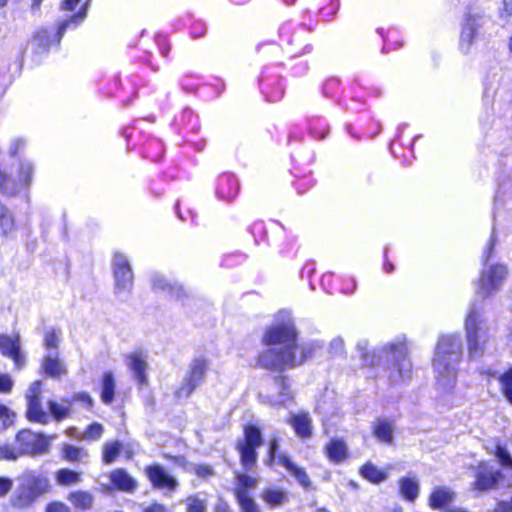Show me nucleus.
Instances as JSON below:
<instances>
[{
    "label": "nucleus",
    "instance_id": "nucleus-1",
    "mask_svg": "<svg viewBox=\"0 0 512 512\" xmlns=\"http://www.w3.org/2000/svg\"><path fill=\"white\" fill-rule=\"evenodd\" d=\"M357 349L361 352L363 364L375 366L383 364L388 370L391 383L399 384L411 379L412 364L407 358V348L404 343H389L370 354L367 351V342L360 341Z\"/></svg>",
    "mask_w": 512,
    "mask_h": 512
},
{
    "label": "nucleus",
    "instance_id": "nucleus-2",
    "mask_svg": "<svg viewBox=\"0 0 512 512\" xmlns=\"http://www.w3.org/2000/svg\"><path fill=\"white\" fill-rule=\"evenodd\" d=\"M462 358V340L459 335H444L438 340L433 368L438 386L450 391L456 383L457 366Z\"/></svg>",
    "mask_w": 512,
    "mask_h": 512
},
{
    "label": "nucleus",
    "instance_id": "nucleus-3",
    "mask_svg": "<svg viewBox=\"0 0 512 512\" xmlns=\"http://www.w3.org/2000/svg\"><path fill=\"white\" fill-rule=\"evenodd\" d=\"M298 348L297 342L294 346L286 348H269L259 355L258 364L265 369L281 372L286 368H294L304 364L313 357L316 350L320 349L321 346L315 342L305 343L301 346L300 355L297 356Z\"/></svg>",
    "mask_w": 512,
    "mask_h": 512
},
{
    "label": "nucleus",
    "instance_id": "nucleus-4",
    "mask_svg": "<svg viewBox=\"0 0 512 512\" xmlns=\"http://www.w3.org/2000/svg\"><path fill=\"white\" fill-rule=\"evenodd\" d=\"M482 306L473 303L465 320L468 354L470 359H478L484 354L487 342V327L482 315Z\"/></svg>",
    "mask_w": 512,
    "mask_h": 512
},
{
    "label": "nucleus",
    "instance_id": "nucleus-5",
    "mask_svg": "<svg viewBox=\"0 0 512 512\" xmlns=\"http://www.w3.org/2000/svg\"><path fill=\"white\" fill-rule=\"evenodd\" d=\"M298 332L289 312H280L275 322L266 329L262 342L268 346L281 345L280 348L294 346L297 342Z\"/></svg>",
    "mask_w": 512,
    "mask_h": 512
},
{
    "label": "nucleus",
    "instance_id": "nucleus-6",
    "mask_svg": "<svg viewBox=\"0 0 512 512\" xmlns=\"http://www.w3.org/2000/svg\"><path fill=\"white\" fill-rule=\"evenodd\" d=\"M34 164L28 159H19L16 178L0 169V193L16 196L23 190H28L32 184Z\"/></svg>",
    "mask_w": 512,
    "mask_h": 512
},
{
    "label": "nucleus",
    "instance_id": "nucleus-7",
    "mask_svg": "<svg viewBox=\"0 0 512 512\" xmlns=\"http://www.w3.org/2000/svg\"><path fill=\"white\" fill-rule=\"evenodd\" d=\"M263 444L260 428L247 425L244 428V439L238 440L236 449L240 453L241 463L246 470L252 469L257 462L256 449Z\"/></svg>",
    "mask_w": 512,
    "mask_h": 512
},
{
    "label": "nucleus",
    "instance_id": "nucleus-8",
    "mask_svg": "<svg viewBox=\"0 0 512 512\" xmlns=\"http://www.w3.org/2000/svg\"><path fill=\"white\" fill-rule=\"evenodd\" d=\"M208 368L209 364L205 358L198 357L193 359L189 364L181 386L175 392V396L178 399L189 398L195 389L204 383Z\"/></svg>",
    "mask_w": 512,
    "mask_h": 512
},
{
    "label": "nucleus",
    "instance_id": "nucleus-9",
    "mask_svg": "<svg viewBox=\"0 0 512 512\" xmlns=\"http://www.w3.org/2000/svg\"><path fill=\"white\" fill-rule=\"evenodd\" d=\"M53 438H47L45 435L34 433L29 429H23L17 433L16 443L22 456H38L48 452L50 440Z\"/></svg>",
    "mask_w": 512,
    "mask_h": 512
},
{
    "label": "nucleus",
    "instance_id": "nucleus-10",
    "mask_svg": "<svg viewBox=\"0 0 512 512\" xmlns=\"http://www.w3.org/2000/svg\"><path fill=\"white\" fill-rule=\"evenodd\" d=\"M507 274V268L501 264L491 265L488 269H484L481 272L478 287L476 288L477 296L485 299L497 292Z\"/></svg>",
    "mask_w": 512,
    "mask_h": 512
},
{
    "label": "nucleus",
    "instance_id": "nucleus-11",
    "mask_svg": "<svg viewBox=\"0 0 512 512\" xmlns=\"http://www.w3.org/2000/svg\"><path fill=\"white\" fill-rule=\"evenodd\" d=\"M115 280V294L130 292L133 287V271L127 257L122 253H115L112 261Z\"/></svg>",
    "mask_w": 512,
    "mask_h": 512
},
{
    "label": "nucleus",
    "instance_id": "nucleus-12",
    "mask_svg": "<svg viewBox=\"0 0 512 512\" xmlns=\"http://www.w3.org/2000/svg\"><path fill=\"white\" fill-rule=\"evenodd\" d=\"M474 470V482L471 484L473 490L486 492L495 489L503 475L500 470L487 462H480L472 468Z\"/></svg>",
    "mask_w": 512,
    "mask_h": 512
},
{
    "label": "nucleus",
    "instance_id": "nucleus-13",
    "mask_svg": "<svg viewBox=\"0 0 512 512\" xmlns=\"http://www.w3.org/2000/svg\"><path fill=\"white\" fill-rule=\"evenodd\" d=\"M145 474L155 489L174 492L179 486L177 479L160 464L146 466Z\"/></svg>",
    "mask_w": 512,
    "mask_h": 512
},
{
    "label": "nucleus",
    "instance_id": "nucleus-14",
    "mask_svg": "<svg viewBox=\"0 0 512 512\" xmlns=\"http://www.w3.org/2000/svg\"><path fill=\"white\" fill-rule=\"evenodd\" d=\"M271 389L277 394L265 396L271 405H286L292 399V392L284 376H275L271 382Z\"/></svg>",
    "mask_w": 512,
    "mask_h": 512
},
{
    "label": "nucleus",
    "instance_id": "nucleus-15",
    "mask_svg": "<svg viewBox=\"0 0 512 512\" xmlns=\"http://www.w3.org/2000/svg\"><path fill=\"white\" fill-rule=\"evenodd\" d=\"M0 351L4 356L13 359L18 369L22 368L25 358L20 352L19 336L12 338L7 335H0Z\"/></svg>",
    "mask_w": 512,
    "mask_h": 512
},
{
    "label": "nucleus",
    "instance_id": "nucleus-16",
    "mask_svg": "<svg viewBox=\"0 0 512 512\" xmlns=\"http://www.w3.org/2000/svg\"><path fill=\"white\" fill-rule=\"evenodd\" d=\"M278 463L282 467H284L287 472L293 476L297 482L303 486L304 488H309L311 486V480L304 470V468L296 465L292 460L285 454H280L278 456Z\"/></svg>",
    "mask_w": 512,
    "mask_h": 512
},
{
    "label": "nucleus",
    "instance_id": "nucleus-17",
    "mask_svg": "<svg viewBox=\"0 0 512 512\" xmlns=\"http://www.w3.org/2000/svg\"><path fill=\"white\" fill-rule=\"evenodd\" d=\"M126 364L132 371L134 378L140 383L145 384L147 382L146 369L147 362L139 353H131L126 356Z\"/></svg>",
    "mask_w": 512,
    "mask_h": 512
},
{
    "label": "nucleus",
    "instance_id": "nucleus-18",
    "mask_svg": "<svg viewBox=\"0 0 512 512\" xmlns=\"http://www.w3.org/2000/svg\"><path fill=\"white\" fill-rule=\"evenodd\" d=\"M27 411L26 416L29 421L38 422L40 424H47L49 416L43 410L41 405V398L36 396H26Z\"/></svg>",
    "mask_w": 512,
    "mask_h": 512
},
{
    "label": "nucleus",
    "instance_id": "nucleus-19",
    "mask_svg": "<svg viewBox=\"0 0 512 512\" xmlns=\"http://www.w3.org/2000/svg\"><path fill=\"white\" fill-rule=\"evenodd\" d=\"M152 287L154 291H166L176 299H181L183 296H187V293L182 285L177 283L172 284L161 275H155L153 277Z\"/></svg>",
    "mask_w": 512,
    "mask_h": 512
},
{
    "label": "nucleus",
    "instance_id": "nucleus-20",
    "mask_svg": "<svg viewBox=\"0 0 512 512\" xmlns=\"http://www.w3.org/2000/svg\"><path fill=\"white\" fill-rule=\"evenodd\" d=\"M67 500L73 505L74 509L80 512L88 511L93 507L94 496L83 490L70 492Z\"/></svg>",
    "mask_w": 512,
    "mask_h": 512
},
{
    "label": "nucleus",
    "instance_id": "nucleus-21",
    "mask_svg": "<svg viewBox=\"0 0 512 512\" xmlns=\"http://www.w3.org/2000/svg\"><path fill=\"white\" fill-rule=\"evenodd\" d=\"M122 451H125L127 453L128 458L131 457L132 451L128 449V446H124L123 443H121L118 440L106 442L103 445L102 449V461L104 464H111L113 463L118 456L121 454Z\"/></svg>",
    "mask_w": 512,
    "mask_h": 512
},
{
    "label": "nucleus",
    "instance_id": "nucleus-22",
    "mask_svg": "<svg viewBox=\"0 0 512 512\" xmlns=\"http://www.w3.org/2000/svg\"><path fill=\"white\" fill-rule=\"evenodd\" d=\"M455 493L445 487H436L429 497V505L432 509H440L454 501Z\"/></svg>",
    "mask_w": 512,
    "mask_h": 512
},
{
    "label": "nucleus",
    "instance_id": "nucleus-23",
    "mask_svg": "<svg viewBox=\"0 0 512 512\" xmlns=\"http://www.w3.org/2000/svg\"><path fill=\"white\" fill-rule=\"evenodd\" d=\"M42 369L47 376L60 378L67 373L57 355L48 354L42 361Z\"/></svg>",
    "mask_w": 512,
    "mask_h": 512
},
{
    "label": "nucleus",
    "instance_id": "nucleus-24",
    "mask_svg": "<svg viewBox=\"0 0 512 512\" xmlns=\"http://www.w3.org/2000/svg\"><path fill=\"white\" fill-rule=\"evenodd\" d=\"M111 482L119 490L132 492L136 488V481L124 470L116 469L110 475Z\"/></svg>",
    "mask_w": 512,
    "mask_h": 512
},
{
    "label": "nucleus",
    "instance_id": "nucleus-25",
    "mask_svg": "<svg viewBox=\"0 0 512 512\" xmlns=\"http://www.w3.org/2000/svg\"><path fill=\"white\" fill-rule=\"evenodd\" d=\"M24 485L35 495L37 498L48 492L50 483L47 477L37 476L30 474L25 478Z\"/></svg>",
    "mask_w": 512,
    "mask_h": 512
},
{
    "label": "nucleus",
    "instance_id": "nucleus-26",
    "mask_svg": "<svg viewBox=\"0 0 512 512\" xmlns=\"http://www.w3.org/2000/svg\"><path fill=\"white\" fill-rule=\"evenodd\" d=\"M290 424L295 429L296 434L301 438L310 437L312 434L311 419L307 414L293 415Z\"/></svg>",
    "mask_w": 512,
    "mask_h": 512
},
{
    "label": "nucleus",
    "instance_id": "nucleus-27",
    "mask_svg": "<svg viewBox=\"0 0 512 512\" xmlns=\"http://www.w3.org/2000/svg\"><path fill=\"white\" fill-rule=\"evenodd\" d=\"M325 449L329 459L335 463H340L347 457V446L342 440H331Z\"/></svg>",
    "mask_w": 512,
    "mask_h": 512
},
{
    "label": "nucleus",
    "instance_id": "nucleus-28",
    "mask_svg": "<svg viewBox=\"0 0 512 512\" xmlns=\"http://www.w3.org/2000/svg\"><path fill=\"white\" fill-rule=\"evenodd\" d=\"M399 484L401 495L405 499L414 502L420 490L418 481L415 478L404 477L400 479Z\"/></svg>",
    "mask_w": 512,
    "mask_h": 512
},
{
    "label": "nucleus",
    "instance_id": "nucleus-29",
    "mask_svg": "<svg viewBox=\"0 0 512 512\" xmlns=\"http://www.w3.org/2000/svg\"><path fill=\"white\" fill-rule=\"evenodd\" d=\"M261 498L270 507L281 506L288 500L286 492L275 488H267L263 490Z\"/></svg>",
    "mask_w": 512,
    "mask_h": 512
},
{
    "label": "nucleus",
    "instance_id": "nucleus-30",
    "mask_svg": "<svg viewBox=\"0 0 512 512\" xmlns=\"http://www.w3.org/2000/svg\"><path fill=\"white\" fill-rule=\"evenodd\" d=\"M375 437L385 443H392L393 441V426L385 419H378L373 429Z\"/></svg>",
    "mask_w": 512,
    "mask_h": 512
},
{
    "label": "nucleus",
    "instance_id": "nucleus-31",
    "mask_svg": "<svg viewBox=\"0 0 512 512\" xmlns=\"http://www.w3.org/2000/svg\"><path fill=\"white\" fill-rule=\"evenodd\" d=\"M62 457L70 462H85L88 459V452L84 448L64 444L62 448Z\"/></svg>",
    "mask_w": 512,
    "mask_h": 512
},
{
    "label": "nucleus",
    "instance_id": "nucleus-32",
    "mask_svg": "<svg viewBox=\"0 0 512 512\" xmlns=\"http://www.w3.org/2000/svg\"><path fill=\"white\" fill-rule=\"evenodd\" d=\"M115 380L111 372H106L102 381L101 400L105 404H111L114 400Z\"/></svg>",
    "mask_w": 512,
    "mask_h": 512
},
{
    "label": "nucleus",
    "instance_id": "nucleus-33",
    "mask_svg": "<svg viewBox=\"0 0 512 512\" xmlns=\"http://www.w3.org/2000/svg\"><path fill=\"white\" fill-rule=\"evenodd\" d=\"M72 405V401L69 398L62 399V403H57L55 401H49L48 406L53 417L61 421L69 416V410Z\"/></svg>",
    "mask_w": 512,
    "mask_h": 512
},
{
    "label": "nucleus",
    "instance_id": "nucleus-34",
    "mask_svg": "<svg viewBox=\"0 0 512 512\" xmlns=\"http://www.w3.org/2000/svg\"><path fill=\"white\" fill-rule=\"evenodd\" d=\"M14 218L9 209L0 201V235L7 236L14 230Z\"/></svg>",
    "mask_w": 512,
    "mask_h": 512
},
{
    "label": "nucleus",
    "instance_id": "nucleus-35",
    "mask_svg": "<svg viewBox=\"0 0 512 512\" xmlns=\"http://www.w3.org/2000/svg\"><path fill=\"white\" fill-rule=\"evenodd\" d=\"M361 475L372 483H381L387 479V473L378 469L371 463H366L361 468Z\"/></svg>",
    "mask_w": 512,
    "mask_h": 512
},
{
    "label": "nucleus",
    "instance_id": "nucleus-36",
    "mask_svg": "<svg viewBox=\"0 0 512 512\" xmlns=\"http://www.w3.org/2000/svg\"><path fill=\"white\" fill-rule=\"evenodd\" d=\"M187 512H206L207 498L203 494H195L185 499Z\"/></svg>",
    "mask_w": 512,
    "mask_h": 512
},
{
    "label": "nucleus",
    "instance_id": "nucleus-37",
    "mask_svg": "<svg viewBox=\"0 0 512 512\" xmlns=\"http://www.w3.org/2000/svg\"><path fill=\"white\" fill-rule=\"evenodd\" d=\"M37 497L23 484L17 491L14 499V506L23 508L31 505Z\"/></svg>",
    "mask_w": 512,
    "mask_h": 512
},
{
    "label": "nucleus",
    "instance_id": "nucleus-38",
    "mask_svg": "<svg viewBox=\"0 0 512 512\" xmlns=\"http://www.w3.org/2000/svg\"><path fill=\"white\" fill-rule=\"evenodd\" d=\"M56 480L59 485L69 486L78 484L81 481V475L69 469H60L56 474Z\"/></svg>",
    "mask_w": 512,
    "mask_h": 512
},
{
    "label": "nucleus",
    "instance_id": "nucleus-39",
    "mask_svg": "<svg viewBox=\"0 0 512 512\" xmlns=\"http://www.w3.org/2000/svg\"><path fill=\"white\" fill-rule=\"evenodd\" d=\"M237 503L240 506L241 512H261L260 507L255 500L249 496V494L239 493V496H235Z\"/></svg>",
    "mask_w": 512,
    "mask_h": 512
},
{
    "label": "nucleus",
    "instance_id": "nucleus-40",
    "mask_svg": "<svg viewBox=\"0 0 512 512\" xmlns=\"http://www.w3.org/2000/svg\"><path fill=\"white\" fill-rule=\"evenodd\" d=\"M237 481L238 483L234 491L235 496H239L240 492L248 494V489L256 486V479L247 474H238Z\"/></svg>",
    "mask_w": 512,
    "mask_h": 512
},
{
    "label": "nucleus",
    "instance_id": "nucleus-41",
    "mask_svg": "<svg viewBox=\"0 0 512 512\" xmlns=\"http://www.w3.org/2000/svg\"><path fill=\"white\" fill-rule=\"evenodd\" d=\"M86 17V11L82 10L78 12L77 14L70 17V19L63 21L57 31V43L60 42L62 36L64 35L66 29L69 27L71 23H74L75 25H78L80 22L83 21V19Z\"/></svg>",
    "mask_w": 512,
    "mask_h": 512
},
{
    "label": "nucleus",
    "instance_id": "nucleus-42",
    "mask_svg": "<svg viewBox=\"0 0 512 512\" xmlns=\"http://www.w3.org/2000/svg\"><path fill=\"white\" fill-rule=\"evenodd\" d=\"M104 432V427L100 423H92L90 424L83 432L82 439L88 441H96L102 437Z\"/></svg>",
    "mask_w": 512,
    "mask_h": 512
},
{
    "label": "nucleus",
    "instance_id": "nucleus-43",
    "mask_svg": "<svg viewBox=\"0 0 512 512\" xmlns=\"http://www.w3.org/2000/svg\"><path fill=\"white\" fill-rule=\"evenodd\" d=\"M488 21L487 17L479 13H469L463 27H470L474 32L478 30Z\"/></svg>",
    "mask_w": 512,
    "mask_h": 512
},
{
    "label": "nucleus",
    "instance_id": "nucleus-44",
    "mask_svg": "<svg viewBox=\"0 0 512 512\" xmlns=\"http://www.w3.org/2000/svg\"><path fill=\"white\" fill-rule=\"evenodd\" d=\"M21 456L22 455L18 447L15 448L14 446L7 443L0 444V461H16Z\"/></svg>",
    "mask_w": 512,
    "mask_h": 512
},
{
    "label": "nucleus",
    "instance_id": "nucleus-45",
    "mask_svg": "<svg viewBox=\"0 0 512 512\" xmlns=\"http://www.w3.org/2000/svg\"><path fill=\"white\" fill-rule=\"evenodd\" d=\"M499 381L505 397L512 404V367L499 377Z\"/></svg>",
    "mask_w": 512,
    "mask_h": 512
},
{
    "label": "nucleus",
    "instance_id": "nucleus-46",
    "mask_svg": "<svg viewBox=\"0 0 512 512\" xmlns=\"http://www.w3.org/2000/svg\"><path fill=\"white\" fill-rule=\"evenodd\" d=\"M470 27H463L460 36V49L464 53H468L470 46L476 36V32L471 30Z\"/></svg>",
    "mask_w": 512,
    "mask_h": 512
},
{
    "label": "nucleus",
    "instance_id": "nucleus-47",
    "mask_svg": "<svg viewBox=\"0 0 512 512\" xmlns=\"http://www.w3.org/2000/svg\"><path fill=\"white\" fill-rule=\"evenodd\" d=\"M16 414L6 405L0 403V422L3 428H8L13 425Z\"/></svg>",
    "mask_w": 512,
    "mask_h": 512
},
{
    "label": "nucleus",
    "instance_id": "nucleus-48",
    "mask_svg": "<svg viewBox=\"0 0 512 512\" xmlns=\"http://www.w3.org/2000/svg\"><path fill=\"white\" fill-rule=\"evenodd\" d=\"M189 471L195 473L200 478H207L214 475L213 467L207 464H192Z\"/></svg>",
    "mask_w": 512,
    "mask_h": 512
},
{
    "label": "nucleus",
    "instance_id": "nucleus-49",
    "mask_svg": "<svg viewBox=\"0 0 512 512\" xmlns=\"http://www.w3.org/2000/svg\"><path fill=\"white\" fill-rule=\"evenodd\" d=\"M495 455L502 466L512 469V456L507 448L497 445Z\"/></svg>",
    "mask_w": 512,
    "mask_h": 512
},
{
    "label": "nucleus",
    "instance_id": "nucleus-50",
    "mask_svg": "<svg viewBox=\"0 0 512 512\" xmlns=\"http://www.w3.org/2000/svg\"><path fill=\"white\" fill-rule=\"evenodd\" d=\"M512 16V0H502V4L499 7V17L507 23Z\"/></svg>",
    "mask_w": 512,
    "mask_h": 512
},
{
    "label": "nucleus",
    "instance_id": "nucleus-51",
    "mask_svg": "<svg viewBox=\"0 0 512 512\" xmlns=\"http://www.w3.org/2000/svg\"><path fill=\"white\" fill-rule=\"evenodd\" d=\"M34 41L39 47L48 48L50 46V34L47 30H39L35 36Z\"/></svg>",
    "mask_w": 512,
    "mask_h": 512
},
{
    "label": "nucleus",
    "instance_id": "nucleus-52",
    "mask_svg": "<svg viewBox=\"0 0 512 512\" xmlns=\"http://www.w3.org/2000/svg\"><path fill=\"white\" fill-rule=\"evenodd\" d=\"M44 345L46 348L56 349L59 345V337L55 330L51 329L46 331L44 337Z\"/></svg>",
    "mask_w": 512,
    "mask_h": 512
},
{
    "label": "nucleus",
    "instance_id": "nucleus-53",
    "mask_svg": "<svg viewBox=\"0 0 512 512\" xmlns=\"http://www.w3.org/2000/svg\"><path fill=\"white\" fill-rule=\"evenodd\" d=\"M26 141L22 138H15L11 141L9 146V155L16 158L18 153L25 148Z\"/></svg>",
    "mask_w": 512,
    "mask_h": 512
},
{
    "label": "nucleus",
    "instance_id": "nucleus-54",
    "mask_svg": "<svg viewBox=\"0 0 512 512\" xmlns=\"http://www.w3.org/2000/svg\"><path fill=\"white\" fill-rule=\"evenodd\" d=\"M70 401L73 402H81L83 403L87 408H91L93 406V399L88 393L85 392H79L74 394L71 398H69Z\"/></svg>",
    "mask_w": 512,
    "mask_h": 512
},
{
    "label": "nucleus",
    "instance_id": "nucleus-55",
    "mask_svg": "<svg viewBox=\"0 0 512 512\" xmlns=\"http://www.w3.org/2000/svg\"><path fill=\"white\" fill-rule=\"evenodd\" d=\"M278 441L276 438H273L270 440V443H269V450H268V459L266 460V463L268 465H271L272 462H274L275 460L278 461V456L280 454L277 455V451H278Z\"/></svg>",
    "mask_w": 512,
    "mask_h": 512
},
{
    "label": "nucleus",
    "instance_id": "nucleus-56",
    "mask_svg": "<svg viewBox=\"0 0 512 512\" xmlns=\"http://www.w3.org/2000/svg\"><path fill=\"white\" fill-rule=\"evenodd\" d=\"M45 512H71V509L64 502L54 501L46 506Z\"/></svg>",
    "mask_w": 512,
    "mask_h": 512
},
{
    "label": "nucleus",
    "instance_id": "nucleus-57",
    "mask_svg": "<svg viewBox=\"0 0 512 512\" xmlns=\"http://www.w3.org/2000/svg\"><path fill=\"white\" fill-rule=\"evenodd\" d=\"M13 387V380L7 374H0V393H10Z\"/></svg>",
    "mask_w": 512,
    "mask_h": 512
},
{
    "label": "nucleus",
    "instance_id": "nucleus-58",
    "mask_svg": "<svg viewBox=\"0 0 512 512\" xmlns=\"http://www.w3.org/2000/svg\"><path fill=\"white\" fill-rule=\"evenodd\" d=\"M344 351V341L342 338L340 337H337V338H334L331 342H330V352L332 354H341L342 352Z\"/></svg>",
    "mask_w": 512,
    "mask_h": 512
},
{
    "label": "nucleus",
    "instance_id": "nucleus-59",
    "mask_svg": "<svg viewBox=\"0 0 512 512\" xmlns=\"http://www.w3.org/2000/svg\"><path fill=\"white\" fill-rule=\"evenodd\" d=\"M495 244H496V238H495V235L493 232L489 239V242L487 244V248L484 251L483 256H482L483 263H486L489 260V258L491 257V254L494 250Z\"/></svg>",
    "mask_w": 512,
    "mask_h": 512
},
{
    "label": "nucleus",
    "instance_id": "nucleus-60",
    "mask_svg": "<svg viewBox=\"0 0 512 512\" xmlns=\"http://www.w3.org/2000/svg\"><path fill=\"white\" fill-rule=\"evenodd\" d=\"M12 485L11 479L0 477V497L5 496L11 490Z\"/></svg>",
    "mask_w": 512,
    "mask_h": 512
},
{
    "label": "nucleus",
    "instance_id": "nucleus-61",
    "mask_svg": "<svg viewBox=\"0 0 512 512\" xmlns=\"http://www.w3.org/2000/svg\"><path fill=\"white\" fill-rule=\"evenodd\" d=\"M40 393H41V382L35 381L30 385V387L28 389L27 396L40 397Z\"/></svg>",
    "mask_w": 512,
    "mask_h": 512
},
{
    "label": "nucleus",
    "instance_id": "nucleus-62",
    "mask_svg": "<svg viewBox=\"0 0 512 512\" xmlns=\"http://www.w3.org/2000/svg\"><path fill=\"white\" fill-rule=\"evenodd\" d=\"M143 512H168V509L159 503H154L147 507Z\"/></svg>",
    "mask_w": 512,
    "mask_h": 512
},
{
    "label": "nucleus",
    "instance_id": "nucleus-63",
    "mask_svg": "<svg viewBox=\"0 0 512 512\" xmlns=\"http://www.w3.org/2000/svg\"><path fill=\"white\" fill-rule=\"evenodd\" d=\"M81 0H64L62 3V9L72 11L74 10Z\"/></svg>",
    "mask_w": 512,
    "mask_h": 512
},
{
    "label": "nucleus",
    "instance_id": "nucleus-64",
    "mask_svg": "<svg viewBox=\"0 0 512 512\" xmlns=\"http://www.w3.org/2000/svg\"><path fill=\"white\" fill-rule=\"evenodd\" d=\"M387 254H388V247H386L385 251H384L385 263H384L383 268L386 273H392L394 271L395 267L392 263H390L387 260Z\"/></svg>",
    "mask_w": 512,
    "mask_h": 512
}]
</instances>
